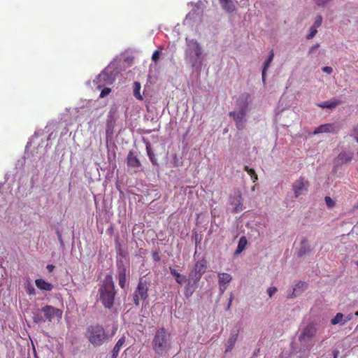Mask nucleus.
I'll return each instance as SVG.
<instances>
[{"label":"nucleus","mask_w":358,"mask_h":358,"mask_svg":"<svg viewBox=\"0 0 358 358\" xmlns=\"http://www.w3.org/2000/svg\"><path fill=\"white\" fill-rule=\"evenodd\" d=\"M352 315H348L345 316L341 313H338L336 316L331 320V324L332 325L340 324L341 326L344 325L348 322L352 320Z\"/></svg>","instance_id":"ddd939ff"},{"label":"nucleus","mask_w":358,"mask_h":358,"mask_svg":"<svg viewBox=\"0 0 358 358\" xmlns=\"http://www.w3.org/2000/svg\"><path fill=\"white\" fill-rule=\"evenodd\" d=\"M248 111V103H245L238 110L229 112V116L235 122L236 127L238 130H242L245 127L246 122V114Z\"/></svg>","instance_id":"423d86ee"},{"label":"nucleus","mask_w":358,"mask_h":358,"mask_svg":"<svg viewBox=\"0 0 358 358\" xmlns=\"http://www.w3.org/2000/svg\"><path fill=\"white\" fill-rule=\"evenodd\" d=\"M314 2L319 6H322L328 3L331 0H313Z\"/></svg>","instance_id":"f704fd0d"},{"label":"nucleus","mask_w":358,"mask_h":358,"mask_svg":"<svg viewBox=\"0 0 358 358\" xmlns=\"http://www.w3.org/2000/svg\"><path fill=\"white\" fill-rule=\"evenodd\" d=\"M341 103V101L340 100L334 99L332 100L327 101L322 103H320V104H318V106L322 108L332 109V108H334L335 107H336L337 106L340 105Z\"/></svg>","instance_id":"a211bd4d"},{"label":"nucleus","mask_w":358,"mask_h":358,"mask_svg":"<svg viewBox=\"0 0 358 358\" xmlns=\"http://www.w3.org/2000/svg\"><path fill=\"white\" fill-rule=\"evenodd\" d=\"M322 71L324 73H327L328 74H331L332 73V71H333V69L330 66H324V67H323Z\"/></svg>","instance_id":"ea45409f"},{"label":"nucleus","mask_w":358,"mask_h":358,"mask_svg":"<svg viewBox=\"0 0 358 358\" xmlns=\"http://www.w3.org/2000/svg\"><path fill=\"white\" fill-rule=\"evenodd\" d=\"M250 97V94L248 93H244L241 95V98L247 101Z\"/></svg>","instance_id":"49530a36"},{"label":"nucleus","mask_w":358,"mask_h":358,"mask_svg":"<svg viewBox=\"0 0 358 358\" xmlns=\"http://www.w3.org/2000/svg\"><path fill=\"white\" fill-rule=\"evenodd\" d=\"M219 285H220V291L221 294H223L227 289V285H223V284H219Z\"/></svg>","instance_id":"37998d69"},{"label":"nucleus","mask_w":358,"mask_h":358,"mask_svg":"<svg viewBox=\"0 0 358 358\" xmlns=\"http://www.w3.org/2000/svg\"><path fill=\"white\" fill-rule=\"evenodd\" d=\"M148 155L149 158H150L151 162L152 163V164L157 165V159H156L154 154L152 152V151L149 148H148Z\"/></svg>","instance_id":"7c9ffc66"},{"label":"nucleus","mask_w":358,"mask_h":358,"mask_svg":"<svg viewBox=\"0 0 358 358\" xmlns=\"http://www.w3.org/2000/svg\"><path fill=\"white\" fill-rule=\"evenodd\" d=\"M34 322L36 323H41L45 322V320L39 315H35L34 317Z\"/></svg>","instance_id":"4c0bfd02"},{"label":"nucleus","mask_w":358,"mask_h":358,"mask_svg":"<svg viewBox=\"0 0 358 358\" xmlns=\"http://www.w3.org/2000/svg\"><path fill=\"white\" fill-rule=\"evenodd\" d=\"M277 292V288L275 287H271L268 288L267 293L269 296V297H272L273 295Z\"/></svg>","instance_id":"72a5a7b5"},{"label":"nucleus","mask_w":358,"mask_h":358,"mask_svg":"<svg viewBox=\"0 0 358 358\" xmlns=\"http://www.w3.org/2000/svg\"><path fill=\"white\" fill-rule=\"evenodd\" d=\"M36 286L38 289L43 291H51L53 289V285L45 281L44 280L41 278L36 279L35 280Z\"/></svg>","instance_id":"dca6fc26"},{"label":"nucleus","mask_w":358,"mask_h":358,"mask_svg":"<svg viewBox=\"0 0 358 358\" xmlns=\"http://www.w3.org/2000/svg\"><path fill=\"white\" fill-rule=\"evenodd\" d=\"M307 288V284L305 282H299L293 288L292 293L289 294L287 298H294L298 294L301 293Z\"/></svg>","instance_id":"4468645a"},{"label":"nucleus","mask_w":358,"mask_h":358,"mask_svg":"<svg viewBox=\"0 0 358 358\" xmlns=\"http://www.w3.org/2000/svg\"><path fill=\"white\" fill-rule=\"evenodd\" d=\"M317 27L312 26L310 29V33L307 35L306 38L307 39H311L313 38L317 34Z\"/></svg>","instance_id":"c756f323"},{"label":"nucleus","mask_w":358,"mask_h":358,"mask_svg":"<svg viewBox=\"0 0 358 358\" xmlns=\"http://www.w3.org/2000/svg\"><path fill=\"white\" fill-rule=\"evenodd\" d=\"M187 41V49L185 50V57L192 66L201 65L202 63V49L196 40L191 39Z\"/></svg>","instance_id":"7ed1b4c3"},{"label":"nucleus","mask_w":358,"mask_h":358,"mask_svg":"<svg viewBox=\"0 0 358 358\" xmlns=\"http://www.w3.org/2000/svg\"><path fill=\"white\" fill-rule=\"evenodd\" d=\"M248 243V241L245 236H242L240 238L236 250V254L241 253L246 247Z\"/></svg>","instance_id":"5701e85b"},{"label":"nucleus","mask_w":358,"mask_h":358,"mask_svg":"<svg viewBox=\"0 0 358 358\" xmlns=\"http://www.w3.org/2000/svg\"><path fill=\"white\" fill-rule=\"evenodd\" d=\"M322 17L321 15H318L316 19H315V21L314 22V24L313 26L318 28L321 24H322Z\"/></svg>","instance_id":"473e14b6"},{"label":"nucleus","mask_w":358,"mask_h":358,"mask_svg":"<svg viewBox=\"0 0 358 358\" xmlns=\"http://www.w3.org/2000/svg\"><path fill=\"white\" fill-rule=\"evenodd\" d=\"M333 129H334L333 124H322V125L319 126L318 127H317L315 129L313 134H321V133L333 132L334 131Z\"/></svg>","instance_id":"f3484780"},{"label":"nucleus","mask_w":358,"mask_h":358,"mask_svg":"<svg viewBox=\"0 0 358 358\" xmlns=\"http://www.w3.org/2000/svg\"><path fill=\"white\" fill-rule=\"evenodd\" d=\"M319 48V44H316L314 46H313L310 50V53L312 52L314 50Z\"/></svg>","instance_id":"8fccbe9b"},{"label":"nucleus","mask_w":358,"mask_h":358,"mask_svg":"<svg viewBox=\"0 0 358 358\" xmlns=\"http://www.w3.org/2000/svg\"><path fill=\"white\" fill-rule=\"evenodd\" d=\"M107 74L106 73H101L98 76V80H106V78L107 77Z\"/></svg>","instance_id":"c03bdc74"},{"label":"nucleus","mask_w":358,"mask_h":358,"mask_svg":"<svg viewBox=\"0 0 358 358\" xmlns=\"http://www.w3.org/2000/svg\"><path fill=\"white\" fill-rule=\"evenodd\" d=\"M127 165L132 168H138L141 166V162L138 157L132 152H129L127 157Z\"/></svg>","instance_id":"2eb2a0df"},{"label":"nucleus","mask_w":358,"mask_h":358,"mask_svg":"<svg viewBox=\"0 0 358 358\" xmlns=\"http://www.w3.org/2000/svg\"><path fill=\"white\" fill-rule=\"evenodd\" d=\"M152 343L156 354L166 356L171 348V334L164 328H160L156 331Z\"/></svg>","instance_id":"f257e3e1"},{"label":"nucleus","mask_w":358,"mask_h":358,"mask_svg":"<svg viewBox=\"0 0 358 358\" xmlns=\"http://www.w3.org/2000/svg\"><path fill=\"white\" fill-rule=\"evenodd\" d=\"M124 343H125L124 337H122L117 341V342L116 343L115 345L114 346V348L111 352L112 358L117 357L119 352H120V349L122 348V347L123 346V345L124 344Z\"/></svg>","instance_id":"6ab92c4d"},{"label":"nucleus","mask_w":358,"mask_h":358,"mask_svg":"<svg viewBox=\"0 0 358 358\" xmlns=\"http://www.w3.org/2000/svg\"><path fill=\"white\" fill-rule=\"evenodd\" d=\"M244 171H245L248 173H253V169H251L250 168L249 166H245L244 168H243Z\"/></svg>","instance_id":"a18cd8bd"},{"label":"nucleus","mask_w":358,"mask_h":358,"mask_svg":"<svg viewBox=\"0 0 358 358\" xmlns=\"http://www.w3.org/2000/svg\"><path fill=\"white\" fill-rule=\"evenodd\" d=\"M308 252V243L306 240H303L301 243V248L298 252V257L303 256Z\"/></svg>","instance_id":"bb28decb"},{"label":"nucleus","mask_w":358,"mask_h":358,"mask_svg":"<svg viewBox=\"0 0 358 358\" xmlns=\"http://www.w3.org/2000/svg\"><path fill=\"white\" fill-rule=\"evenodd\" d=\"M207 268V262L206 259L197 261L193 270L189 273V277L196 281L201 279V275L206 272Z\"/></svg>","instance_id":"6e6552de"},{"label":"nucleus","mask_w":358,"mask_h":358,"mask_svg":"<svg viewBox=\"0 0 358 358\" xmlns=\"http://www.w3.org/2000/svg\"><path fill=\"white\" fill-rule=\"evenodd\" d=\"M309 186L308 180L303 177H300L296 180L292 184V190L295 197L297 198L305 194L308 191Z\"/></svg>","instance_id":"0eeeda50"},{"label":"nucleus","mask_w":358,"mask_h":358,"mask_svg":"<svg viewBox=\"0 0 358 358\" xmlns=\"http://www.w3.org/2000/svg\"><path fill=\"white\" fill-rule=\"evenodd\" d=\"M222 8L228 12H232L234 10V6L231 0H220Z\"/></svg>","instance_id":"b1692460"},{"label":"nucleus","mask_w":358,"mask_h":358,"mask_svg":"<svg viewBox=\"0 0 358 358\" xmlns=\"http://www.w3.org/2000/svg\"><path fill=\"white\" fill-rule=\"evenodd\" d=\"M335 358H337V357H336V355H335Z\"/></svg>","instance_id":"603ef678"},{"label":"nucleus","mask_w":358,"mask_h":358,"mask_svg":"<svg viewBox=\"0 0 358 358\" xmlns=\"http://www.w3.org/2000/svg\"><path fill=\"white\" fill-rule=\"evenodd\" d=\"M86 337L95 347L103 345L108 339L105 329L99 324L90 326L86 331Z\"/></svg>","instance_id":"20e7f679"},{"label":"nucleus","mask_w":358,"mask_h":358,"mask_svg":"<svg viewBox=\"0 0 358 358\" xmlns=\"http://www.w3.org/2000/svg\"><path fill=\"white\" fill-rule=\"evenodd\" d=\"M41 311L43 313L45 319L49 322H52L55 318L59 320L62 316V310L49 305L43 307Z\"/></svg>","instance_id":"1a4fd4ad"},{"label":"nucleus","mask_w":358,"mask_h":358,"mask_svg":"<svg viewBox=\"0 0 358 358\" xmlns=\"http://www.w3.org/2000/svg\"><path fill=\"white\" fill-rule=\"evenodd\" d=\"M54 268H55V266L52 264H48L47 266V269L48 270L49 272H52Z\"/></svg>","instance_id":"de8ad7c7"},{"label":"nucleus","mask_w":358,"mask_h":358,"mask_svg":"<svg viewBox=\"0 0 358 358\" xmlns=\"http://www.w3.org/2000/svg\"><path fill=\"white\" fill-rule=\"evenodd\" d=\"M218 278L219 284H223L225 285L229 284L232 280L231 275L227 273H219Z\"/></svg>","instance_id":"4be33fe9"},{"label":"nucleus","mask_w":358,"mask_h":358,"mask_svg":"<svg viewBox=\"0 0 358 358\" xmlns=\"http://www.w3.org/2000/svg\"><path fill=\"white\" fill-rule=\"evenodd\" d=\"M169 270H170L171 275H173L175 277V279L178 284L182 285L184 282H185L187 281L186 276L179 273L173 268L170 267Z\"/></svg>","instance_id":"aec40b11"},{"label":"nucleus","mask_w":358,"mask_h":358,"mask_svg":"<svg viewBox=\"0 0 358 358\" xmlns=\"http://www.w3.org/2000/svg\"><path fill=\"white\" fill-rule=\"evenodd\" d=\"M273 57H274V52L273 50H271L269 57L267 59V60L264 62L263 70H262V80L264 82L265 81V78H266V71L268 69V68L269 67L270 64L273 61Z\"/></svg>","instance_id":"412c9836"},{"label":"nucleus","mask_w":358,"mask_h":358,"mask_svg":"<svg viewBox=\"0 0 358 358\" xmlns=\"http://www.w3.org/2000/svg\"><path fill=\"white\" fill-rule=\"evenodd\" d=\"M317 331L316 324L314 323L308 324L299 336L300 341L311 340L315 336Z\"/></svg>","instance_id":"9b49d317"},{"label":"nucleus","mask_w":358,"mask_h":358,"mask_svg":"<svg viewBox=\"0 0 358 358\" xmlns=\"http://www.w3.org/2000/svg\"><path fill=\"white\" fill-rule=\"evenodd\" d=\"M150 282L140 278L137 287L133 294L134 303L136 306H140V301H145L148 297Z\"/></svg>","instance_id":"39448f33"},{"label":"nucleus","mask_w":358,"mask_h":358,"mask_svg":"<svg viewBox=\"0 0 358 358\" xmlns=\"http://www.w3.org/2000/svg\"><path fill=\"white\" fill-rule=\"evenodd\" d=\"M141 88V85L139 82L134 83V95L138 100L143 99L142 95L140 93Z\"/></svg>","instance_id":"393cba45"},{"label":"nucleus","mask_w":358,"mask_h":358,"mask_svg":"<svg viewBox=\"0 0 358 358\" xmlns=\"http://www.w3.org/2000/svg\"><path fill=\"white\" fill-rule=\"evenodd\" d=\"M232 300H233V295H232V294H231V296H230V298H229V301L227 310L229 309V308L231 306V302H232Z\"/></svg>","instance_id":"09e8293b"},{"label":"nucleus","mask_w":358,"mask_h":358,"mask_svg":"<svg viewBox=\"0 0 358 358\" xmlns=\"http://www.w3.org/2000/svg\"><path fill=\"white\" fill-rule=\"evenodd\" d=\"M355 315L356 316H358V311L355 312Z\"/></svg>","instance_id":"3c124183"},{"label":"nucleus","mask_w":358,"mask_h":358,"mask_svg":"<svg viewBox=\"0 0 358 358\" xmlns=\"http://www.w3.org/2000/svg\"><path fill=\"white\" fill-rule=\"evenodd\" d=\"M189 283H188V285L186 286L185 289V295L186 297H189L192 295V291H189Z\"/></svg>","instance_id":"a19ab883"},{"label":"nucleus","mask_w":358,"mask_h":358,"mask_svg":"<svg viewBox=\"0 0 358 358\" xmlns=\"http://www.w3.org/2000/svg\"><path fill=\"white\" fill-rule=\"evenodd\" d=\"M326 205L328 208H332L335 206V201L329 196H325L324 198Z\"/></svg>","instance_id":"c85d7f7f"},{"label":"nucleus","mask_w":358,"mask_h":358,"mask_svg":"<svg viewBox=\"0 0 358 358\" xmlns=\"http://www.w3.org/2000/svg\"><path fill=\"white\" fill-rule=\"evenodd\" d=\"M159 55H160V52L159 50H155L153 54H152V59L154 61V62H157L159 57Z\"/></svg>","instance_id":"c9c22d12"},{"label":"nucleus","mask_w":358,"mask_h":358,"mask_svg":"<svg viewBox=\"0 0 358 358\" xmlns=\"http://www.w3.org/2000/svg\"><path fill=\"white\" fill-rule=\"evenodd\" d=\"M238 335V332L231 334V336L229 337V341H228L229 345L227 346V351H229L234 348V346L237 341Z\"/></svg>","instance_id":"a878e982"},{"label":"nucleus","mask_w":358,"mask_h":358,"mask_svg":"<svg viewBox=\"0 0 358 358\" xmlns=\"http://www.w3.org/2000/svg\"><path fill=\"white\" fill-rule=\"evenodd\" d=\"M353 135L355 136V138H356V141L358 143V127L354 128Z\"/></svg>","instance_id":"79ce46f5"},{"label":"nucleus","mask_w":358,"mask_h":358,"mask_svg":"<svg viewBox=\"0 0 358 358\" xmlns=\"http://www.w3.org/2000/svg\"><path fill=\"white\" fill-rule=\"evenodd\" d=\"M111 92V90L108 87H105L103 88L101 92V94H100V97L101 98H103L104 96H107L108 94H109V93Z\"/></svg>","instance_id":"2f4dec72"},{"label":"nucleus","mask_w":358,"mask_h":358,"mask_svg":"<svg viewBox=\"0 0 358 358\" xmlns=\"http://www.w3.org/2000/svg\"><path fill=\"white\" fill-rule=\"evenodd\" d=\"M117 279L119 285L124 289L127 282V268L122 262L117 263Z\"/></svg>","instance_id":"f8f14e48"},{"label":"nucleus","mask_w":358,"mask_h":358,"mask_svg":"<svg viewBox=\"0 0 358 358\" xmlns=\"http://www.w3.org/2000/svg\"><path fill=\"white\" fill-rule=\"evenodd\" d=\"M99 299L106 308L110 309L114 305L116 291L111 275H107L99 288Z\"/></svg>","instance_id":"f03ea898"},{"label":"nucleus","mask_w":358,"mask_h":358,"mask_svg":"<svg viewBox=\"0 0 358 358\" xmlns=\"http://www.w3.org/2000/svg\"><path fill=\"white\" fill-rule=\"evenodd\" d=\"M241 199H242L241 196L238 195V199H237V201H238V204L235 208V211L236 212H238L240 210H241V206H242V204H241Z\"/></svg>","instance_id":"e433bc0d"},{"label":"nucleus","mask_w":358,"mask_h":358,"mask_svg":"<svg viewBox=\"0 0 358 358\" xmlns=\"http://www.w3.org/2000/svg\"><path fill=\"white\" fill-rule=\"evenodd\" d=\"M353 152L351 151L343 150L341 151L338 156L334 159L335 166H341L343 164H349L353 159Z\"/></svg>","instance_id":"9d476101"},{"label":"nucleus","mask_w":358,"mask_h":358,"mask_svg":"<svg viewBox=\"0 0 358 358\" xmlns=\"http://www.w3.org/2000/svg\"><path fill=\"white\" fill-rule=\"evenodd\" d=\"M24 288H25V290H26V292L27 294H29V295H35L36 294L35 289H34V286L32 285L30 280H27V283L25 284Z\"/></svg>","instance_id":"cd10ccee"},{"label":"nucleus","mask_w":358,"mask_h":358,"mask_svg":"<svg viewBox=\"0 0 358 358\" xmlns=\"http://www.w3.org/2000/svg\"><path fill=\"white\" fill-rule=\"evenodd\" d=\"M248 174L250 176L251 178L252 179L253 182H255L256 180H257V175L256 174L255 171L253 169V173H248Z\"/></svg>","instance_id":"58836bf2"}]
</instances>
